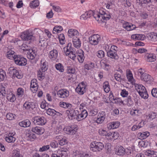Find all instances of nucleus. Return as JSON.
<instances>
[{
  "label": "nucleus",
  "mask_w": 157,
  "mask_h": 157,
  "mask_svg": "<svg viewBox=\"0 0 157 157\" xmlns=\"http://www.w3.org/2000/svg\"><path fill=\"white\" fill-rule=\"evenodd\" d=\"M135 89L137 91L141 97L147 98L148 97L147 91L145 87L141 84L135 83Z\"/></svg>",
  "instance_id": "f257e3e1"
},
{
  "label": "nucleus",
  "mask_w": 157,
  "mask_h": 157,
  "mask_svg": "<svg viewBox=\"0 0 157 157\" xmlns=\"http://www.w3.org/2000/svg\"><path fill=\"white\" fill-rule=\"evenodd\" d=\"M15 63L17 65L21 66H25L27 64V60L21 56L16 55L14 58Z\"/></svg>",
  "instance_id": "f03ea898"
},
{
  "label": "nucleus",
  "mask_w": 157,
  "mask_h": 157,
  "mask_svg": "<svg viewBox=\"0 0 157 157\" xmlns=\"http://www.w3.org/2000/svg\"><path fill=\"white\" fill-rule=\"evenodd\" d=\"M101 39L100 35L98 34H94L89 37V42L91 45H96L101 41Z\"/></svg>",
  "instance_id": "7ed1b4c3"
},
{
  "label": "nucleus",
  "mask_w": 157,
  "mask_h": 157,
  "mask_svg": "<svg viewBox=\"0 0 157 157\" xmlns=\"http://www.w3.org/2000/svg\"><path fill=\"white\" fill-rule=\"evenodd\" d=\"M66 113L68 115L69 119L71 120H73L76 119L77 120L78 118V112L77 110H75L73 109L67 110L66 111Z\"/></svg>",
  "instance_id": "20e7f679"
},
{
  "label": "nucleus",
  "mask_w": 157,
  "mask_h": 157,
  "mask_svg": "<svg viewBox=\"0 0 157 157\" xmlns=\"http://www.w3.org/2000/svg\"><path fill=\"white\" fill-rule=\"evenodd\" d=\"M64 132L67 134L72 135L75 133L77 129L75 125H73L70 126H67L65 127L63 129Z\"/></svg>",
  "instance_id": "39448f33"
},
{
  "label": "nucleus",
  "mask_w": 157,
  "mask_h": 157,
  "mask_svg": "<svg viewBox=\"0 0 157 157\" xmlns=\"http://www.w3.org/2000/svg\"><path fill=\"white\" fill-rule=\"evenodd\" d=\"M33 120L34 123L37 125H44L46 123V119L43 117L36 116L34 117Z\"/></svg>",
  "instance_id": "423d86ee"
},
{
  "label": "nucleus",
  "mask_w": 157,
  "mask_h": 157,
  "mask_svg": "<svg viewBox=\"0 0 157 157\" xmlns=\"http://www.w3.org/2000/svg\"><path fill=\"white\" fill-rule=\"evenodd\" d=\"M67 149H65L63 148L58 150L56 153L52 154L51 155V157H67Z\"/></svg>",
  "instance_id": "0eeeda50"
},
{
  "label": "nucleus",
  "mask_w": 157,
  "mask_h": 157,
  "mask_svg": "<svg viewBox=\"0 0 157 157\" xmlns=\"http://www.w3.org/2000/svg\"><path fill=\"white\" fill-rule=\"evenodd\" d=\"M21 38L24 40H32L33 36L31 33L29 32L28 30H26L22 33L21 36Z\"/></svg>",
  "instance_id": "6e6552de"
},
{
  "label": "nucleus",
  "mask_w": 157,
  "mask_h": 157,
  "mask_svg": "<svg viewBox=\"0 0 157 157\" xmlns=\"http://www.w3.org/2000/svg\"><path fill=\"white\" fill-rule=\"evenodd\" d=\"M86 86L83 82L80 84L76 88V92L80 94H83L86 91Z\"/></svg>",
  "instance_id": "1a4fd4ad"
},
{
  "label": "nucleus",
  "mask_w": 157,
  "mask_h": 157,
  "mask_svg": "<svg viewBox=\"0 0 157 157\" xmlns=\"http://www.w3.org/2000/svg\"><path fill=\"white\" fill-rule=\"evenodd\" d=\"M37 81L35 79L32 80L31 82L30 90L33 93H36L38 88V86L37 83Z\"/></svg>",
  "instance_id": "9d476101"
},
{
  "label": "nucleus",
  "mask_w": 157,
  "mask_h": 157,
  "mask_svg": "<svg viewBox=\"0 0 157 157\" xmlns=\"http://www.w3.org/2000/svg\"><path fill=\"white\" fill-rule=\"evenodd\" d=\"M95 14L93 11L91 10L86 11L81 16V19L86 20L87 18L91 17L92 15L94 18H96Z\"/></svg>",
  "instance_id": "9b49d317"
},
{
  "label": "nucleus",
  "mask_w": 157,
  "mask_h": 157,
  "mask_svg": "<svg viewBox=\"0 0 157 157\" xmlns=\"http://www.w3.org/2000/svg\"><path fill=\"white\" fill-rule=\"evenodd\" d=\"M57 95L59 97L62 98H67L69 96V92L66 89L59 90L57 92Z\"/></svg>",
  "instance_id": "f8f14e48"
},
{
  "label": "nucleus",
  "mask_w": 157,
  "mask_h": 157,
  "mask_svg": "<svg viewBox=\"0 0 157 157\" xmlns=\"http://www.w3.org/2000/svg\"><path fill=\"white\" fill-rule=\"evenodd\" d=\"M75 50V49L74 48L72 47L71 43H69L67 46L63 48V52L66 56H67V54L70 52H74Z\"/></svg>",
  "instance_id": "ddd939ff"
},
{
  "label": "nucleus",
  "mask_w": 157,
  "mask_h": 157,
  "mask_svg": "<svg viewBox=\"0 0 157 157\" xmlns=\"http://www.w3.org/2000/svg\"><path fill=\"white\" fill-rule=\"evenodd\" d=\"M32 130L33 132L38 135L42 134L45 131L44 128L37 126L33 127Z\"/></svg>",
  "instance_id": "4468645a"
},
{
  "label": "nucleus",
  "mask_w": 157,
  "mask_h": 157,
  "mask_svg": "<svg viewBox=\"0 0 157 157\" xmlns=\"http://www.w3.org/2000/svg\"><path fill=\"white\" fill-rule=\"evenodd\" d=\"M123 27L127 31H129L134 29L136 28L135 25L128 22L125 23L123 25Z\"/></svg>",
  "instance_id": "2eb2a0df"
},
{
  "label": "nucleus",
  "mask_w": 157,
  "mask_h": 157,
  "mask_svg": "<svg viewBox=\"0 0 157 157\" xmlns=\"http://www.w3.org/2000/svg\"><path fill=\"white\" fill-rule=\"evenodd\" d=\"M107 55L110 58L115 59H117L119 57L117 53V52L115 51H113L109 50V51L107 52Z\"/></svg>",
  "instance_id": "dca6fc26"
},
{
  "label": "nucleus",
  "mask_w": 157,
  "mask_h": 157,
  "mask_svg": "<svg viewBox=\"0 0 157 157\" xmlns=\"http://www.w3.org/2000/svg\"><path fill=\"white\" fill-rule=\"evenodd\" d=\"M131 38L135 40H144L146 38V37L144 35L136 34L132 35Z\"/></svg>",
  "instance_id": "f3484780"
},
{
  "label": "nucleus",
  "mask_w": 157,
  "mask_h": 157,
  "mask_svg": "<svg viewBox=\"0 0 157 157\" xmlns=\"http://www.w3.org/2000/svg\"><path fill=\"white\" fill-rule=\"evenodd\" d=\"M116 154L119 155H123L125 153V149L122 146L119 147L116 149Z\"/></svg>",
  "instance_id": "a211bd4d"
},
{
  "label": "nucleus",
  "mask_w": 157,
  "mask_h": 157,
  "mask_svg": "<svg viewBox=\"0 0 157 157\" xmlns=\"http://www.w3.org/2000/svg\"><path fill=\"white\" fill-rule=\"evenodd\" d=\"M35 105L34 103L29 102H26L23 105V107L26 110L33 109L35 108Z\"/></svg>",
  "instance_id": "6ab92c4d"
},
{
  "label": "nucleus",
  "mask_w": 157,
  "mask_h": 157,
  "mask_svg": "<svg viewBox=\"0 0 157 157\" xmlns=\"http://www.w3.org/2000/svg\"><path fill=\"white\" fill-rule=\"evenodd\" d=\"M25 136L26 137L28 138V140L30 141H33L36 138L35 134L30 131H28L26 132Z\"/></svg>",
  "instance_id": "aec40b11"
},
{
  "label": "nucleus",
  "mask_w": 157,
  "mask_h": 157,
  "mask_svg": "<svg viewBox=\"0 0 157 157\" xmlns=\"http://www.w3.org/2000/svg\"><path fill=\"white\" fill-rule=\"evenodd\" d=\"M49 57L52 60H55L57 58L58 54V51L54 49L50 52Z\"/></svg>",
  "instance_id": "412c9836"
},
{
  "label": "nucleus",
  "mask_w": 157,
  "mask_h": 157,
  "mask_svg": "<svg viewBox=\"0 0 157 157\" xmlns=\"http://www.w3.org/2000/svg\"><path fill=\"white\" fill-rule=\"evenodd\" d=\"M36 53L32 49H31L27 53V56L28 59L33 60L34 59L36 56Z\"/></svg>",
  "instance_id": "4be33fe9"
},
{
  "label": "nucleus",
  "mask_w": 157,
  "mask_h": 157,
  "mask_svg": "<svg viewBox=\"0 0 157 157\" xmlns=\"http://www.w3.org/2000/svg\"><path fill=\"white\" fill-rule=\"evenodd\" d=\"M6 98L8 100L11 102H13L16 100L15 95L12 92H9L7 94Z\"/></svg>",
  "instance_id": "5701e85b"
},
{
  "label": "nucleus",
  "mask_w": 157,
  "mask_h": 157,
  "mask_svg": "<svg viewBox=\"0 0 157 157\" xmlns=\"http://www.w3.org/2000/svg\"><path fill=\"white\" fill-rule=\"evenodd\" d=\"M146 57L147 58V60L148 62H154L156 59V56L152 53L148 54Z\"/></svg>",
  "instance_id": "b1692460"
},
{
  "label": "nucleus",
  "mask_w": 157,
  "mask_h": 157,
  "mask_svg": "<svg viewBox=\"0 0 157 157\" xmlns=\"http://www.w3.org/2000/svg\"><path fill=\"white\" fill-rule=\"evenodd\" d=\"M68 35L69 37H72L74 36L78 35L79 33L76 30L71 29L68 31Z\"/></svg>",
  "instance_id": "393cba45"
},
{
  "label": "nucleus",
  "mask_w": 157,
  "mask_h": 157,
  "mask_svg": "<svg viewBox=\"0 0 157 157\" xmlns=\"http://www.w3.org/2000/svg\"><path fill=\"white\" fill-rule=\"evenodd\" d=\"M78 59L80 63H82L84 59L83 51L82 50H79L78 53Z\"/></svg>",
  "instance_id": "a878e982"
},
{
  "label": "nucleus",
  "mask_w": 157,
  "mask_h": 157,
  "mask_svg": "<svg viewBox=\"0 0 157 157\" xmlns=\"http://www.w3.org/2000/svg\"><path fill=\"white\" fill-rule=\"evenodd\" d=\"M57 139H60L59 140V144L61 146H63L67 144V140L65 138H62L61 136H56Z\"/></svg>",
  "instance_id": "bb28decb"
},
{
  "label": "nucleus",
  "mask_w": 157,
  "mask_h": 157,
  "mask_svg": "<svg viewBox=\"0 0 157 157\" xmlns=\"http://www.w3.org/2000/svg\"><path fill=\"white\" fill-rule=\"evenodd\" d=\"M30 122L29 120H26L20 122L19 123L20 126L23 127H28L30 126Z\"/></svg>",
  "instance_id": "cd10ccee"
},
{
  "label": "nucleus",
  "mask_w": 157,
  "mask_h": 157,
  "mask_svg": "<svg viewBox=\"0 0 157 157\" xmlns=\"http://www.w3.org/2000/svg\"><path fill=\"white\" fill-rule=\"evenodd\" d=\"M15 52L12 50H9L7 52L6 56L7 57L11 59H13L16 55H14Z\"/></svg>",
  "instance_id": "c85d7f7f"
},
{
  "label": "nucleus",
  "mask_w": 157,
  "mask_h": 157,
  "mask_svg": "<svg viewBox=\"0 0 157 157\" xmlns=\"http://www.w3.org/2000/svg\"><path fill=\"white\" fill-rule=\"evenodd\" d=\"M151 76L147 74H144L140 76L141 79L144 81L148 82L150 80Z\"/></svg>",
  "instance_id": "c756f323"
},
{
  "label": "nucleus",
  "mask_w": 157,
  "mask_h": 157,
  "mask_svg": "<svg viewBox=\"0 0 157 157\" xmlns=\"http://www.w3.org/2000/svg\"><path fill=\"white\" fill-rule=\"evenodd\" d=\"M90 150L94 151L97 152V142L94 141L92 142L90 145Z\"/></svg>",
  "instance_id": "7c9ffc66"
},
{
  "label": "nucleus",
  "mask_w": 157,
  "mask_h": 157,
  "mask_svg": "<svg viewBox=\"0 0 157 157\" xmlns=\"http://www.w3.org/2000/svg\"><path fill=\"white\" fill-rule=\"evenodd\" d=\"M39 3L38 0H35L31 2L30 4V6L32 8H35L39 5Z\"/></svg>",
  "instance_id": "2f4dec72"
},
{
  "label": "nucleus",
  "mask_w": 157,
  "mask_h": 157,
  "mask_svg": "<svg viewBox=\"0 0 157 157\" xmlns=\"http://www.w3.org/2000/svg\"><path fill=\"white\" fill-rule=\"evenodd\" d=\"M60 106L65 108H71L72 107V105L69 103H67L63 101L60 102L59 103Z\"/></svg>",
  "instance_id": "473e14b6"
},
{
  "label": "nucleus",
  "mask_w": 157,
  "mask_h": 157,
  "mask_svg": "<svg viewBox=\"0 0 157 157\" xmlns=\"http://www.w3.org/2000/svg\"><path fill=\"white\" fill-rule=\"evenodd\" d=\"M94 67V64L93 63L86 64L84 66V70H89L93 68Z\"/></svg>",
  "instance_id": "72a5a7b5"
},
{
  "label": "nucleus",
  "mask_w": 157,
  "mask_h": 157,
  "mask_svg": "<svg viewBox=\"0 0 157 157\" xmlns=\"http://www.w3.org/2000/svg\"><path fill=\"white\" fill-rule=\"evenodd\" d=\"M104 148L103 144L100 142H97V151H100Z\"/></svg>",
  "instance_id": "f704fd0d"
},
{
  "label": "nucleus",
  "mask_w": 157,
  "mask_h": 157,
  "mask_svg": "<svg viewBox=\"0 0 157 157\" xmlns=\"http://www.w3.org/2000/svg\"><path fill=\"white\" fill-rule=\"evenodd\" d=\"M46 113L47 114L51 116H53L54 115L56 114V113H59L57 112L54 109H51L50 108H48L46 110Z\"/></svg>",
  "instance_id": "c9c22d12"
},
{
  "label": "nucleus",
  "mask_w": 157,
  "mask_h": 157,
  "mask_svg": "<svg viewBox=\"0 0 157 157\" xmlns=\"http://www.w3.org/2000/svg\"><path fill=\"white\" fill-rule=\"evenodd\" d=\"M87 116V113L86 110H82L81 114H78V118H83V119L86 118Z\"/></svg>",
  "instance_id": "e433bc0d"
},
{
  "label": "nucleus",
  "mask_w": 157,
  "mask_h": 157,
  "mask_svg": "<svg viewBox=\"0 0 157 157\" xmlns=\"http://www.w3.org/2000/svg\"><path fill=\"white\" fill-rule=\"evenodd\" d=\"M42 61H41V69L42 72H44L48 69L47 63L45 62H43V63Z\"/></svg>",
  "instance_id": "4c0bfd02"
},
{
  "label": "nucleus",
  "mask_w": 157,
  "mask_h": 157,
  "mask_svg": "<svg viewBox=\"0 0 157 157\" xmlns=\"http://www.w3.org/2000/svg\"><path fill=\"white\" fill-rule=\"evenodd\" d=\"M103 87L106 93H108L110 90L108 82H105L103 84Z\"/></svg>",
  "instance_id": "58836bf2"
},
{
  "label": "nucleus",
  "mask_w": 157,
  "mask_h": 157,
  "mask_svg": "<svg viewBox=\"0 0 157 157\" xmlns=\"http://www.w3.org/2000/svg\"><path fill=\"white\" fill-rule=\"evenodd\" d=\"M105 118V116H101L98 115L97 119L96 120V122L98 123H101L104 120Z\"/></svg>",
  "instance_id": "ea45409f"
},
{
  "label": "nucleus",
  "mask_w": 157,
  "mask_h": 157,
  "mask_svg": "<svg viewBox=\"0 0 157 157\" xmlns=\"http://www.w3.org/2000/svg\"><path fill=\"white\" fill-rule=\"evenodd\" d=\"M127 77L128 81L132 83L133 78L131 71H128L127 73Z\"/></svg>",
  "instance_id": "a19ab883"
},
{
  "label": "nucleus",
  "mask_w": 157,
  "mask_h": 157,
  "mask_svg": "<svg viewBox=\"0 0 157 157\" xmlns=\"http://www.w3.org/2000/svg\"><path fill=\"white\" fill-rule=\"evenodd\" d=\"M6 141L8 143H11L14 142L16 139L15 137L11 136H9L8 137H5Z\"/></svg>",
  "instance_id": "79ce46f5"
},
{
  "label": "nucleus",
  "mask_w": 157,
  "mask_h": 157,
  "mask_svg": "<svg viewBox=\"0 0 157 157\" xmlns=\"http://www.w3.org/2000/svg\"><path fill=\"white\" fill-rule=\"evenodd\" d=\"M63 30L62 27L60 26H56L53 28V33H56V32L59 33Z\"/></svg>",
  "instance_id": "37998d69"
},
{
  "label": "nucleus",
  "mask_w": 157,
  "mask_h": 157,
  "mask_svg": "<svg viewBox=\"0 0 157 157\" xmlns=\"http://www.w3.org/2000/svg\"><path fill=\"white\" fill-rule=\"evenodd\" d=\"M101 13L102 14V15L101 16H102V18L104 20H108L111 17L110 15L108 13L103 12V13Z\"/></svg>",
  "instance_id": "c03bdc74"
},
{
  "label": "nucleus",
  "mask_w": 157,
  "mask_h": 157,
  "mask_svg": "<svg viewBox=\"0 0 157 157\" xmlns=\"http://www.w3.org/2000/svg\"><path fill=\"white\" fill-rule=\"evenodd\" d=\"M96 54L98 57L101 59L104 57L105 56V53L102 50H100L97 52Z\"/></svg>",
  "instance_id": "a18cd8bd"
},
{
  "label": "nucleus",
  "mask_w": 157,
  "mask_h": 157,
  "mask_svg": "<svg viewBox=\"0 0 157 157\" xmlns=\"http://www.w3.org/2000/svg\"><path fill=\"white\" fill-rule=\"evenodd\" d=\"M76 52L75 51H74V52H71L67 54V56H68L69 57L73 60H74L75 59Z\"/></svg>",
  "instance_id": "49530a36"
},
{
  "label": "nucleus",
  "mask_w": 157,
  "mask_h": 157,
  "mask_svg": "<svg viewBox=\"0 0 157 157\" xmlns=\"http://www.w3.org/2000/svg\"><path fill=\"white\" fill-rule=\"evenodd\" d=\"M56 68L57 70H59L60 72H63L64 71L63 67L60 63L56 64Z\"/></svg>",
  "instance_id": "de8ad7c7"
},
{
  "label": "nucleus",
  "mask_w": 157,
  "mask_h": 157,
  "mask_svg": "<svg viewBox=\"0 0 157 157\" xmlns=\"http://www.w3.org/2000/svg\"><path fill=\"white\" fill-rule=\"evenodd\" d=\"M140 136L142 139H144L150 135V133L147 132H144L140 133Z\"/></svg>",
  "instance_id": "09e8293b"
},
{
  "label": "nucleus",
  "mask_w": 157,
  "mask_h": 157,
  "mask_svg": "<svg viewBox=\"0 0 157 157\" xmlns=\"http://www.w3.org/2000/svg\"><path fill=\"white\" fill-rule=\"evenodd\" d=\"M114 77L115 79L119 82H121L122 79L121 75L117 72L114 74Z\"/></svg>",
  "instance_id": "8fccbe9b"
},
{
  "label": "nucleus",
  "mask_w": 157,
  "mask_h": 157,
  "mask_svg": "<svg viewBox=\"0 0 157 157\" xmlns=\"http://www.w3.org/2000/svg\"><path fill=\"white\" fill-rule=\"evenodd\" d=\"M59 38L60 43L61 44H64V40H65L64 36L63 34H61L59 36Z\"/></svg>",
  "instance_id": "3c124183"
},
{
  "label": "nucleus",
  "mask_w": 157,
  "mask_h": 157,
  "mask_svg": "<svg viewBox=\"0 0 157 157\" xmlns=\"http://www.w3.org/2000/svg\"><path fill=\"white\" fill-rule=\"evenodd\" d=\"M50 146L49 145H44L40 148L39 151L41 152L45 151L48 150Z\"/></svg>",
  "instance_id": "603ef678"
},
{
  "label": "nucleus",
  "mask_w": 157,
  "mask_h": 157,
  "mask_svg": "<svg viewBox=\"0 0 157 157\" xmlns=\"http://www.w3.org/2000/svg\"><path fill=\"white\" fill-rule=\"evenodd\" d=\"M12 157H23V156L20 154L19 151L15 150L13 151Z\"/></svg>",
  "instance_id": "864d4df0"
},
{
  "label": "nucleus",
  "mask_w": 157,
  "mask_h": 157,
  "mask_svg": "<svg viewBox=\"0 0 157 157\" xmlns=\"http://www.w3.org/2000/svg\"><path fill=\"white\" fill-rule=\"evenodd\" d=\"M15 115L11 113H8L6 115L7 119L9 120H12L14 118Z\"/></svg>",
  "instance_id": "5fc2aeb1"
},
{
  "label": "nucleus",
  "mask_w": 157,
  "mask_h": 157,
  "mask_svg": "<svg viewBox=\"0 0 157 157\" xmlns=\"http://www.w3.org/2000/svg\"><path fill=\"white\" fill-rule=\"evenodd\" d=\"M51 147L53 148H56L58 146V143L55 140H53L51 143Z\"/></svg>",
  "instance_id": "6e6d98bb"
},
{
  "label": "nucleus",
  "mask_w": 157,
  "mask_h": 157,
  "mask_svg": "<svg viewBox=\"0 0 157 157\" xmlns=\"http://www.w3.org/2000/svg\"><path fill=\"white\" fill-rule=\"evenodd\" d=\"M128 92L125 89H123L122 90L121 95L122 97H127L128 95Z\"/></svg>",
  "instance_id": "4d7b16f0"
},
{
  "label": "nucleus",
  "mask_w": 157,
  "mask_h": 157,
  "mask_svg": "<svg viewBox=\"0 0 157 157\" xmlns=\"http://www.w3.org/2000/svg\"><path fill=\"white\" fill-rule=\"evenodd\" d=\"M156 115V113L154 112H151L149 114L147 117H149V118L153 119L155 118Z\"/></svg>",
  "instance_id": "13d9d810"
},
{
  "label": "nucleus",
  "mask_w": 157,
  "mask_h": 157,
  "mask_svg": "<svg viewBox=\"0 0 157 157\" xmlns=\"http://www.w3.org/2000/svg\"><path fill=\"white\" fill-rule=\"evenodd\" d=\"M113 127V129L117 128L120 125V123L118 121L112 122Z\"/></svg>",
  "instance_id": "bf43d9fd"
},
{
  "label": "nucleus",
  "mask_w": 157,
  "mask_h": 157,
  "mask_svg": "<svg viewBox=\"0 0 157 157\" xmlns=\"http://www.w3.org/2000/svg\"><path fill=\"white\" fill-rule=\"evenodd\" d=\"M151 94L155 97L157 98V89L156 88H154L151 90Z\"/></svg>",
  "instance_id": "052dcab7"
},
{
  "label": "nucleus",
  "mask_w": 157,
  "mask_h": 157,
  "mask_svg": "<svg viewBox=\"0 0 157 157\" xmlns=\"http://www.w3.org/2000/svg\"><path fill=\"white\" fill-rule=\"evenodd\" d=\"M23 94V90L21 88H19L17 90V95L20 97H21Z\"/></svg>",
  "instance_id": "680f3d73"
},
{
  "label": "nucleus",
  "mask_w": 157,
  "mask_h": 157,
  "mask_svg": "<svg viewBox=\"0 0 157 157\" xmlns=\"http://www.w3.org/2000/svg\"><path fill=\"white\" fill-rule=\"evenodd\" d=\"M15 71V69L13 67H11L9 68L8 73L11 76H13V71Z\"/></svg>",
  "instance_id": "e2e57ef3"
},
{
  "label": "nucleus",
  "mask_w": 157,
  "mask_h": 157,
  "mask_svg": "<svg viewBox=\"0 0 157 157\" xmlns=\"http://www.w3.org/2000/svg\"><path fill=\"white\" fill-rule=\"evenodd\" d=\"M52 8L53 10L57 12H59L61 11V9L58 6H53Z\"/></svg>",
  "instance_id": "0e129e2a"
},
{
  "label": "nucleus",
  "mask_w": 157,
  "mask_h": 157,
  "mask_svg": "<svg viewBox=\"0 0 157 157\" xmlns=\"http://www.w3.org/2000/svg\"><path fill=\"white\" fill-rule=\"evenodd\" d=\"M37 75L38 77L39 78V79L40 80L44 78V74L43 73H41L40 71H38Z\"/></svg>",
  "instance_id": "69168bd1"
},
{
  "label": "nucleus",
  "mask_w": 157,
  "mask_h": 157,
  "mask_svg": "<svg viewBox=\"0 0 157 157\" xmlns=\"http://www.w3.org/2000/svg\"><path fill=\"white\" fill-rule=\"evenodd\" d=\"M133 103V101L131 99L130 96H128L127 99V105L130 106L132 105Z\"/></svg>",
  "instance_id": "338daca9"
},
{
  "label": "nucleus",
  "mask_w": 157,
  "mask_h": 157,
  "mask_svg": "<svg viewBox=\"0 0 157 157\" xmlns=\"http://www.w3.org/2000/svg\"><path fill=\"white\" fill-rule=\"evenodd\" d=\"M98 132L100 135L102 136H106L107 134V132L103 129L99 130Z\"/></svg>",
  "instance_id": "774afa93"
}]
</instances>
